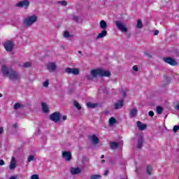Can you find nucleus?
Returning a JSON list of instances; mask_svg holds the SVG:
<instances>
[{"label": "nucleus", "mask_w": 179, "mask_h": 179, "mask_svg": "<svg viewBox=\"0 0 179 179\" xmlns=\"http://www.w3.org/2000/svg\"><path fill=\"white\" fill-rule=\"evenodd\" d=\"M164 62H166V64H169V65H171L172 66H177L178 65V63L177 61H176L174 59L171 57H164Z\"/></svg>", "instance_id": "8"}, {"label": "nucleus", "mask_w": 179, "mask_h": 179, "mask_svg": "<svg viewBox=\"0 0 179 179\" xmlns=\"http://www.w3.org/2000/svg\"><path fill=\"white\" fill-rule=\"evenodd\" d=\"M10 179H16V177H15V176H11V177L10 178Z\"/></svg>", "instance_id": "50"}, {"label": "nucleus", "mask_w": 179, "mask_h": 179, "mask_svg": "<svg viewBox=\"0 0 179 179\" xmlns=\"http://www.w3.org/2000/svg\"><path fill=\"white\" fill-rule=\"evenodd\" d=\"M62 157L66 160V162H69L71 159H72V154L71 152L64 151L62 152Z\"/></svg>", "instance_id": "10"}, {"label": "nucleus", "mask_w": 179, "mask_h": 179, "mask_svg": "<svg viewBox=\"0 0 179 179\" xmlns=\"http://www.w3.org/2000/svg\"><path fill=\"white\" fill-rule=\"evenodd\" d=\"M0 97H2V94L0 93Z\"/></svg>", "instance_id": "54"}, {"label": "nucleus", "mask_w": 179, "mask_h": 179, "mask_svg": "<svg viewBox=\"0 0 179 179\" xmlns=\"http://www.w3.org/2000/svg\"><path fill=\"white\" fill-rule=\"evenodd\" d=\"M64 36L66 38H68L69 37V31H66L64 34Z\"/></svg>", "instance_id": "36"}, {"label": "nucleus", "mask_w": 179, "mask_h": 179, "mask_svg": "<svg viewBox=\"0 0 179 179\" xmlns=\"http://www.w3.org/2000/svg\"><path fill=\"white\" fill-rule=\"evenodd\" d=\"M5 164V161L3 159L0 160V166H3Z\"/></svg>", "instance_id": "40"}, {"label": "nucleus", "mask_w": 179, "mask_h": 179, "mask_svg": "<svg viewBox=\"0 0 179 179\" xmlns=\"http://www.w3.org/2000/svg\"><path fill=\"white\" fill-rule=\"evenodd\" d=\"M101 178V176L100 175H92L90 176V179H100Z\"/></svg>", "instance_id": "29"}, {"label": "nucleus", "mask_w": 179, "mask_h": 179, "mask_svg": "<svg viewBox=\"0 0 179 179\" xmlns=\"http://www.w3.org/2000/svg\"><path fill=\"white\" fill-rule=\"evenodd\" d=\"M49 85H50V83H49L48 80H46L43 83V87H48Z\"/></svg>", "instance_id": "33"}, {"label": "nucleus", "mask_w": 179, "mask_h": 179, "mask_svg": "<svg viewBox=\"0 0 179 179\" xmlns=\"http://www.w3.org/2000/svg\"><path fill=\"white\" fill-rule=\"evenodd\" d=\"M87 106L90 108H94L95 107H97V103H93L92 102L87 103Z\"/></svg>", "instance_id": "24"}, {"label": "nucleus", "mask_w": 179, "mask_h": 179, "mask_svg": "<svg viewBox=\"0 0 179 179\" xmlns=\"http://www.w3.org/2000/svg\"><path fill=\"white\" fill-rule=\"evenodd\" d=\"M9 169L10 170H15V169H16V159L13 157L11 159Z\"/></svg>", "instance_id": "13"}, {"label": "nucleus", "mask_w": 179, "mask_h": 179, "mask_svg": "<svg viewBox=\"0 0 179 179\" xmlns=\"http://www.w3.org/2000/svg\"><path fill=\"white\" fill-rule=\"evenodd\" d=\"M101 163H106V160H102Z\"/></svg>", "instance_id": "52"}, {"label": "nucleus", "mask_w": 179, "mask_h": 179, "mask_svg": "<svg viewBox=\"0 0 179 179\" xmlns=\"http://www.w3.org/2000/svg\"><path fill=\"white\" fill-rule=\"evenodd\" d=\"M109 113H110V112H108V110H106V111H105V114H106V115H108Z\"/></svg>", "instance_id": "49"}, {"label": "nucleus", "mask_w": 179, "mask_h": 179, "mask_svg": "<svg viewBox=\"0 0 179 179\" xmlns=\"http://www.w3.org/2000/svg\"><path fill=\"white\" fill-rule=\"evenodd\" d=\"M122 179H125V178H122Z\"/></svg>", "instance_id": "55"}, {"label": "nucleus", "mask_w": 179, "mask_h": 179, "mask_svg": "<svg viewBox=\"0 0 179 179\" xmlns=\"http://www.w3.org/2000/svg\"><path fill=\"white\" fill-rule=\"evenodd\" d=\"M13 128H17V124H14L13 125Z\"/></svg>", "instance_id": "46"}, {"label": "nucleus", "mask_w": 179, "mask_h": 179, "mask_svg": "<svg viewBox=\"0 0 179 179\" xmlns=\"http://www.w3.org/2000/svg\"><path fill=\"white\" fill-rule=\"evenodd\" d=\"M29 5H30V2H29V0H23L19 1L16 4V6L17 8H24V9H27V8H29Z\"/></svg>", "instance_id": "7"}, {"label": "nucleus", "mask_w": 179, "mask_h": 179, "mask_svg": "<svg viewBox=\"0 0 179 179\" xmlns=\"http://www.w3.org/2000/svg\"><path fill=\"white\" fill-rule=\"evenodd\" d=\"M122 106H124V99H120L115 103L114 108L115 110H118L122 108Z\"/></svg>", "instance_id": "12"}, {"label": "nucleus", "mask_w": 179, "mask_h": 179, "mask_svg": "<svg viewBox=\"0 0 179 179\" xmlns=\"http://www.w3.org/2000/svg\"><path fill=\"white\" fill-rule=\"evenodd\" d=\"M50 120L53 122H59L61 121V114L58 112H55L50 115Z\"/></svg>", "instance_id": "5"}, {"label": "nucleus", "mask_w": 179, "mask_h": 179, "mask_svg": "<svg viewBox=\"0 0 179 179\" xmlns=\"http://www.w3.org/2000/svg\"><path fill=\"white\" fill-rule=\"evenodd\" d=\"M133 71H134V72H138V66H133Z\"/></svg>", "instance_id": "38"}, {"label": "nucleus", "mask_w": 179, "mask_h": 179, "mask_svg": "<svg viewBox=\"0 0 179 179\" xmlns=\"http://www.w3.org/2000/svg\"><path fill=\"white\" fill-rule=\"evenodd\" d=\"M159 34V30H156L155 32H154V36H157Z\"/></svg>", "instance_id": "41"}, {"label": "nucleus", "mask_w": 179, "mask_h": 179, "mask_svg": "<svg viewBox=\"0 0 179 179\" xmlns=\"http://www.w3.org/2000/svg\"><path fill=\"white\" fill-rule=\"evenodd\" d=\"M114 124H117V120L115 119L114 117H111L109 119V124H110V125H114Z\"/></svg>", "instance_id": "23"}, {"label": "nucleus", "mask_w": 179, "mask_h": 179, "mask_svg": "<svg viewBox=\"0 0 179 179\" xmlns=\"http://www.w3.org/2000/svg\"><path fill=\"white\" fill-rule=\"evenodd\" d=\"M74 106L76 107V108H78V110L82 109V106H80V104H79V103H78L76 101H74Z\"/></svg>", "instance_id": "28"}, {"label": "nucleus", "mask_w": 179, "mask_h": 179, "mask_svg": "<svg viewBox=\"0 0 179 179\" xmlns=\"http://www.w3.org/2000/svg\"><path fill=\"white\" fill-rule=\"evenodd\" d=\"M3 132V129L2 127H0V134H2Z\"/></svg>", "instance_id": "45"}, {"label": "nucleus", "mask_w": 179, "mask_h": 179, "mask_svg": "<svg viewBox=\"0 0 179 179\" xmlns=\"http://www.w3.org/2000/svg\"><path fill=\"white\" fill-rule=\"evenodd\" d=\"M62 120H63V121H66V115H64V116L62 117Z\"/></svg>", "instance_id": "44"}, {"label": "nucleus", "mask_w": 179, "mask_h": 179, "mask_svg": "<svg viewBox=\"0 0 179 179\" xmlns=\"http://www.w3.org/2000/svg\"><path fill=\"white\" fill-rule=\"evenodd\" d=\"M101 159H104V155H102L101 156Z\"/></svg>", "instance_id": "51"}, {"label": "nucleus", "mask_w": 179, "mask_h": 179, "mask_svg": "<svg viewBox=\"0 0 179 179\" xmlns=\"http://www.w3.org/2000/svg\"><path fill=\"white\" fill-rule=\"evenodd\" d=\"M58 3H61L63 6H66L68 5L66 1H59Z\"/></svg>", "instance_id": "35"}, {"label": "nucleus", "mask_w": 179, "mask_h": 179, "mask_svg": "<svg viewBox=\"0 0 179 179\" xmlns=\"http://www.w3.org/2000/svg\"><path fill=\"white\" fill-rule=\"evenodd\" d=\"M99 25L102 30H106V29H107V22L103 20L100 21Z\"/></svg>", "instance_id": "20"}, {"label": "nucleus", "mask_w": 179, "mask_h": 179, "mask_svg": "<svg viewBox=\"0 0 179 179\" xmlns=\"http://www.w3.org/2000/svg\"><path fill=\"white\" fill-rule=\"evenodd\" d=\"M13 42L12 41H7L3 43V47L6 51L10 52L13 50Z\"/></svg>", "instance_id": "6"}, {"label": "nucleus", "mask_w": 179, "mask_h": 179, "mask_svg": "<svg viewBox=\"0 0 179 179\" xmlns=\"http://www.w3.org/2000/svg\"><path fill=\"white\" fill-rule=\"evenodd\" d=\"M41 104H42V110L43 113H48V106H47V103L43 102Z\"/></svg>", "instance_id": "21"}, {"label": "nucleus", "mask_w": 179, "mask_h": 179, "mask_svg": "<svg viewBox=\"0 0 179 179\" xmlns=\"http://www.w3.org/2000/svg\"><path fill=\"white\" fill-rule=\"evenodd\" d=\"M127 96V94L125 93V92H123V97H126Z\"/></svg>", "instance_id": "48"}, {"label": "nucleus", "mask_w": 179, "mask_h": 179, "mask_svg": "<svg viewBox=\"0 0 179 179\" xmlns=\"http://www.w3.org/2000/svg\"><path fill=\"white\" fill-rule=\"evenodd\" d=\"M31 179H39V178H38V175H37V174H34V175L31 176Z\"/></svg>", "instance_id": "37"}, {"label": "nucleus", "mask_w": 179, "mask_h": 179, "mask_svg": "<svg viewBox=\"0 0 179 179\" xmlns=\"http://www.w3.org/2000/svg\"><path fill=\"white\" fill-rule=\"evenodd\" d=\"M30 66H31V63L30 62H25L24 64H23V68H30Z\"/></svg>", "instance_id": "31"}, {"label": "nucleus", "mask_w": 179, "mask_h": 179, "mask_svg": "<svg viewBox=\"0 0 179 179\" xmlns=\"http://www.w3.org/2000/svg\"><path fill=\"white\" fill-rule=\"evenodd\" d=\"M71 174H72L73 176H75L76 174H80V168H71Z\"/></svg>", "instance_id": "15"}, {"label": "nucleus", "mask_w": 179, "mask_h": 179, "mask_svg": "<svg viewBox=\"0 0 179 179\" xmlns=\"http://www.w3.org/2000/svg\"><path fill=\"white\" fill-rule=\"evenodd\" d=\"M38 19V17L35 15L28 16L24 20V24L27 27H31V26H33V24L37 22Z\"/></svg>", "instance_id": "3"}, {"label": "nucleus", "mask_w": 179, "mask_h": 179, "mask_svg": "<svg viewBox=\"0 0 179 179\" xmlns=\"http://www.w3.org/2000/svg\"><path fill=\"white\" fill-rule=\"evenodd\" d=\"M118 148V143L115 142H112L110 143V149H117Z\"/></svg>", "instance_id": "26"}, {"label": "nucleus", "mask_w": 179, "mask_h": 179, "mask_svg": "<svg viewBox=\"0 0 179 179\" xmlns=\"http://www.w3.org/2000/svg\"><path fill=\"white\" fill-rule=\"evenodd\" d=\"M162 113H163V108H162L161 106H157V113L162 114Z\"/></svg>", "instance_id": "30"}, {"label": "nucleus", "mask_w": 179, "mask_h": 179, "mask_svg": "<svg viewBox=\"0 0 179 179\" xmlns=\"http://www.w3.org/2000/svg\"><path fill=\"white\" fill-rule=\"evenodd\" d=\"M106 36H107V31L106 29H103L101 32L97 35L96 39L99 40L100 38H104Z\"/></svg>", "instance_id": "14"}, {"label": "nucleus", "mask_w": 179, "mask_h": 179, "mask_svg": "<svg viewBox=\"0 0 179 179\" xmlns=\"http://www.w3.org/2000/svg\"><path fill=\"white\" fill-rule=\"evenodd\" d=\"M144 54H145V55H146V57H150V55L148 52H145Z\"/></svg>", "instance_id": "42"}, {"label": "nucleus", "mask_w": 179, "mask_h": 179, "mask_svg": "<svg viewBox=\"0 0 179 179\" xmlns=\"http://www.w3.org/2000/svg\"><path fill=\"white\" fill-rule=\"evenodd\" d=\"M137 114H138V110H136V108H134L130 110L129 116L131 117V118H134L136 117Z\"/></svg>", "instance_id": "19"}, {"label": "nucleus", "mask_w": 179, "mask_h": 179, "mask_svg": "<svg viewBox=\"0 0 179 179\" xmlns=\"http://www.w3.org/2000/svg\"><path fill=\"white\" fill-rule=\"evenodd\" d=\"M136 27L137 29H142V27H143V24L142 23V20H137Z\"/></svg>", "instance_id": "25"}, {"label": "nucleus", "mask_w": 179, "mask_h": 179, "mask_svg": "<svg viewBox=\"0 0 179 179\" xmlns=\"http://www.w3.org/2000/svg\"><path fill=\"white\" fill-rule=\"evenodd\" d=\"M137 127L140 129V131H145L147 126L145 124H142V122L141 121H138Z\"/></svg>", "instance_id": "16"}, {"label": "nucleus", "mask_w": 179, "mask_h": 179, "mask_svg": "<svg viewBox=\"0 0 179 179\" xmlns=\"http://www.w3.org/2000/svg\"><path fill=\"white\" fill-rule=\"evenodd\" d=\"M65 72L69 74L73 73V75H79L78 69L66 68Z\"/></svg>", "instance_id": "9"}, {"label": "nucleus", "mask_w": 179, "mask_h": 179, "mask_svg": "<svg viewBox=\"0 0 179 179\" xmlns=\"http://www.w3.org/2000/svg\"><path fill=\"white\" fill-rule=\"evenodd\" d=\"M47 69L49 72H54V71L57 69V65H55V63L50 62L47 65Z\"/></svg>", "instance_id": "11"}, {"label": "nucleus", "mask_w": 179, "mask_h": 179, "mask_svg": "<svg viewBox=\"0 0 179 179\" xmlns=\"http://www.w3.org/2000/svg\"><path fill=\"white\" fill-rule=\"evenodd\" d=\"M115 24H116L117 29L122 31V33H127L128 32V28L125 27V24L124 22L120 21V20H116L115 22Z\"/></svg>", "instance_id": "4"}, {"label": "nucleus", "mask_w": 179, "mask_h": 179, "mask_svg": "<svg viewBox=\"0 0 179 179\" xmlns=\"http://www.w3.org/2000/svg\"><path fill=\"white\" fill-rule=\"evenodd\" d=\"M142 146H143V138L140 136L138 139L137 148L142 149Z\"/></svg>", "instance_id": "17"}, {"label": "nucleus", "mask_w": 179, "mask_h": 179, "mask_svg": "<svg viewBox=\"0 0 179 179\" xmlns=\"http://www.w3.org/2000/svg\"><path fill=\"white\" fill-rule=\"evenodd\" d=\"M108 170L106 171L105 173H104V176H108Z\"/></svg>", "instance_id": "43"}, {"label": "nucleus", "mask_w": 179, "mask_h": 179, "mask_svg": "<svg viewBox=\"0 0 179 179\" xmlns=\"http://www.w3.org/2000/svg\"><path fill=\"white\" fill-rule=\"evenodd\" d=\"M150 117H153V115H155V113H153V111L150 110L149 113H148Z\"/></svg>", "instance_id": "39"}, {"label": "nucleus", "mask_w": 179, "mask_h": 179, "mask_svg": "<svg viewBox=\"0 0 179 179\" xmlns=\"http://www.w3.org/2000/svg\"><path fill=\"white\" fill-rule=\"evenodd\" d=\"M90 141H91V142H92V143L94 145H97V143H99V138H97V136H96V135L93 134L91 136Z\"/></svg>", "instance_id": "18"}, {"label": "nucleus", "mask_w": 179, "mask_h": 179, "mask_svg": "<svg viewBox=\"0 0 179 179\" xmlns=\"http://www.w3.org/2000/svg\"><path fill=\"white\" fill-rule=\"evenodd\" d=\"M24 107V105L20 103H16L14 105V110H19V108H23Z\"/></svg>", "instance_id": "22"}, {"label": "nucleus", "mask_w": 179, "mask_h": 179, "mask_svg": "<svg viewBox=\"0 0 179 179\" xmlns=\"http://www.w3.org/2000/svg\"><path fill=\"white\" fill-rule=\"evenodd\" d=\"M146 171L148 176H152V166L150 165L147 166Z\"/></svg>", "instance_id": "27"}, {"label": "nucleus", "mask_w": 179, "mask_h": 179, "mask_svg": "<svg viewBox=\"0 0 179 179\" xmlns=\"http://www.w3.org/2000/svg\"><path fill=\"white\" fill-rule=\"evenodd\" d=\"M1 71L4 76H7L10 80H15L17 82L20 80V74H19V73L16 72L12 68L3 66Z\"/></svg>", "instance_id": "1"}, {"label": "nucleus", "mask_w": 179, "mask_h": 179, "mask_svg": "<svg viewBox=\"0 0 179 179\" xmlns=\"http://www.w3.org/2000/svg\"><path fill=\"white\" fill-rule=\"evenodd\" d=\"M78 54H82V51H78Z\"/></svg>", "instance_id": "53"}, {"label": "nucleus", "mask_w": 179, "mask_h": 179, "mask_svg": "<svg viewBox=\"0 0 179 179\" xmlns=\"http://www.w3.org/2000/svg\"><path fill=\"white\" fill-rule=\"evenodd\" d=\"M80 19V17L79 16L74 15L73 17V20H74V22H79Z\"/></svg>", "instance_id": "34"}, {"label": "nucleus", "mask_w": 179, "mask_h": 179, "mask_svg": "<svg viewBox=\"0 0 179 179\" xmlns=\"http://www.w3.org/2000/svg\"><path fill=\"white\" fill-rule=\"evenodd\" d=\"M32 160H34V156L29 155L28 159H27L28 163H30V162H32Z\"/></svg>", "instance_id": "32"}, {"label": "nucleus", "mask_w": 179, "mask_h": 179, "mask_svg": "<svg viewBox=\"0 0 179 179\" xmlns=\"http://www.w3.org/2000/svg\"><path fill=\"white\" fill-rule=\"evenodd\" d=\"M175 108H176V110H179V104H178V105L176 106Z\"/></svg>", "instance_id": "47"}, {"label": "nucleus", "mask_w": 179, "mask_h": 179, "mask_svg": "<svg viewBox=\"0 0 179 179\" xmlns=\"http://www.w3.org/2000/svg\"><path fill=\"white\" fill-rule=\"evenodd\" d=\"M97 76L106 77L110 78L111 76V73L108 71L103 70V69H94L91 71V75H87V79L88 80H92L93 78H97Z\"/></svg>", "instance_id": "2"}]
</instances>
